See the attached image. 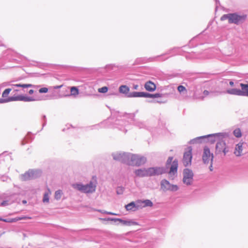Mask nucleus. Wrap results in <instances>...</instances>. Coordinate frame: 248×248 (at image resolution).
<instances>
[{
    "mask_svg": "<svg viewBox=\"0 0 248 248\" xmlns=\"http://www.w3.org/2000/svg\"><path fill=\"white\" fill-rule=\"evenodd\" d=\"M178 161L173 160V156H169L164 166H154L148 167L149 177L158 176L164 174H168L171 178L177 176L178 173Z\"/></svg>",
    "mask_w": 248,
    "mask_h": 248,
    "instance_id": "nucleus-1",
    "label": "nucleus"
},
{
    "mask_svg": "<svg viewBox=\"0 0 248 248\" xmlns=\"http://www.w3.org/2000/svg\"><path fill=\"white\" fill-rule=\"evenodd\" d=\"M135 116V113H125L124 115H121L119 112H116L112 115L108 120L100 124L92 125L91 126L92 129H99L100 127V125L109 123L113 128H118L119 130L125 133L127 131L126 127L129 124V121L126 120V119L128 118L133 120Z\"/></svg>",
    "mask_w": 248,
    "mask_h": 248,
    "instance_id": "nucleus-2",
    "label": "nucleus"
},
{
    "mask_svg": "<svg viewBox=\"0 0 248 248\" xmlns=\"http://www.w3.org/2000/svg\"><path fill=\"white\" fill-rule=\"evenodd\" d=\"M73 188L81 192L82 193L88 194L93 193L95 191L96 185L94 184L92 181H90L87 184H83L81 182L76 183L72 185Z\"/></svg>",
    "mask_w": 248,
    "mask_h": 248,
    "instance_id": "nucleus-3",
    "label": "nucleus"
},
{
    "mask_svg": "<svg viewBox=\"0 0 248 248\" xmlns=\"http://www.w3.org/2000/svg\"><path fill=\"white\" fill-rule=\"evenodd\" d=\"M37 99L35 98L28 96L26 94L14 95L12 96H9L6 98H0V104L7 103L12 101H24V102H31L36 101Z\"/></svg>",
    "mask_w": 248,
    "mask_h": 248,
    "instance_id": "nucleus-4",
    "label": "nucleus"
},
{
    "mask_svg": "<svg viewBox=\"0 0 248 248\" xmlns=\"http://www.w3.org/2000/svg\"><path fill=\"white\" fill-rule=\"evenodd\" d=\"M131 153L127 152H114L111 154L113 159L117 161L129 166Z\"/></svg>",
    "mask_w": 248,
    "mask_h": 248,
    "instance_id": "nucleus-5",
    "label": "nucleus"
},
{
    "mask_svg": "<svg viewBox=\"0 0 248 248\" xmlns=\"http://www.w3.org/2000/svg\"><path fill=\"white\" fill-rule=\"evenodd\" d=\"M42 174V171L41 170L29 169L21 175V179L24 181L34 180L40 177Z\"/></svg>",
    "mask_w": 248,
    "mask_h": 248,
    "instance_id": "nucleus-6",
    "label": "nucleus"
},
{
    "mask_svg": "<svg viewBox=\"0 0 248 248\" xmlns=\"http://www.w3.org/2000/svg\"><path fill=\"white\" fill-rule=\"evenodd\" d=\"M229 133L227 132H219L213 134H210L204 136H202L203 141L209 142L211 144H214L217 140L220 138H227L229 137Z\"/></svg>",
    "mask_w": 248,
    "mask_h": 248,
    "instance_id": "nucleus-7",
    "label": "nucleus"
},
{
    "mask_svg": "<svg viewBox=\"0 0 248 248\" xmlns=\"http://www.w3.org/2000/svg\"><path fill=\"white\" fill-rule=\"evenodd\" d=\"M248 18V15L246 14H241L239 12L231 13L230 24H234L236 25L242 24L245 22Z\"/></svg>",
    "mask_w": 248,
    "mask_h": 248,
    "instance_id": "nucleus-8",
    "label": "nucleus"
},
{
    "mask_svg": "<svg viewBox=\"0 0 248 248\" xmlns=\"http://www.w3.org/2000/svg\"><path fill=\"white\" fill-rule=\"evenodd\" d=\"M225 138L221 137L217 140L215 147L216 155H220L223 153L225 156L229 152V147L227 146L226 143L224 140Z\"/></svg>",
    "mask_w": 248,
    "mask_h": 248,
    "instance_id": "nucleus-9",
    "label": "nucleus"
},
{
    "mask_svg": "<svg viewBox=\"0 0 248 248\" xmlns=\"http://www.w3.org/2000/svg\"><path fill=\"white\" fill-rule=\"evenodd\" d=\"M146 162L147 158L146 157L131 154L129 166L139 167L144 164Z\"/></svg>",
    "mask_w": 248,
    "mask_h": 248,
    "instance_id": "nucleus-10",
    "label": "nucleus"
},
{
    "mask_svg": "<svg viewBox=\"0 0 248 248\" xmlns=\"http://www.w3.org/2000/svg\"><path fill=\"white\" fill-rule=\"evenodd\" d=\"M100 219L105 221H114V222L119 221L123 225L127 226L139 225V223L138 222L132 219L124 220L121 218H113L110 217L104 218H100Z\"/></svg>",
    "mask_w": 248,
    "mask_h": 248,
    "instance_id": "nucleus-11",
    "label": "nucleus"
},
{
    "mask_svg": "<svg viewBox=\"0 0 248 248\" xmlns=\"http://www.w3.org/2000/svg\"><path fill=\"white\" fill-rule=\"evenodd\" d=\"M215 81L214 80H208L202 81L199 78H196V82H195V87L193 88V93H196L202 91V86H209L211 84H213Z\"/></svg>",
    "mask_w": 248,
    "mask_h": 248,
    "instance_id": "nucleus-12",
    "label": "nucleus"
},
{
    "mask_svg": "<svg viewBox=\"0 0 248 248\" xmlns=\"http://www.w3.org/2000/svg\"><path fill=\"white\" fill-rule=\"evenodd\" d=\"M183 182L187 186L191 185L193 180L194 173L192 170L189 169H184Z\"/></svg>",
    "mask_w": 248,
    "mask_h": 248,
    "instance_id": "nucleus-13",
    "label": "nucleus"
},
{
    "mask_svg": "<svg viewBox=\"0 0 248 248\" xmlns=\"http://www.w3.org/2000/svg\"><path fill=\"white\" fill-rule=\"evenodd\" d=\"M199 36V35L193 37L192 39H191L189 41L188 45L183 46L182 47L184 49L183 50V51L185 52H188V51H187L186 50L187 48L195 47L197 46L198 45H202L205 42H210L209 40H203V41H200L197 40L198 39Z\"/></svg>",
    "mask_w": 248,
    "mask_h": 248,
    "instance_id": "nucleus-14",
    "label": "nucleus"
},
{
    "mask_svg": "<svg viewBox=\"0 0 248 248\" xmlns=\"http://www.w3.org/2000/svg\"><path fill=\"white\" fill-rule=\"evenodd\" d=\"M192 147L189 146L188 147V151L185 152L184 153L182 162L184 166L186 167L191 164L192 159Z\"/></svg>",
    "mask_w": 248,
    "mask_h": 248,
    "instance_id": "nucleus-15",
    "label": "nucleus"
},
{
    "mask_svg": "<svg viewBox=\"0 0 248 248\" xmlns=\"http://www.w3.org/2000/svg\"><path fill=\"white\" fill-rule=\"evenodd\" d=\"M203 162L204 164H208L210 160L213 162L214 155L211 153L210 148L205 146L203 148V152L202 156Z\"/></svg>",
    "mask_w": 248,
    "mask_h": 248,
    "instance_id": "nucleus-16",
    "label": "nucleus"
},
{
    "mask_svg": "<svg viewBox=\"0 0 248 248\" xmlns=\"http://www.w3.org/2000/svg\"><path fill=\"white\" fill-rule=\"evenodd\" d=\"M135 175L139 177H149L148 168L136 169L134 171Z\"/></svg>",
    "mask_w": 248,
    "mask_h": 248,
    "instance_id": "nucleus-17",
    "label": "nucleus"
},
{
    "mask_svg": "<svg viewBox=\"0 0 248 248\" xmlns=\"http://www.w3.org/2000/svg\"><path fill=\"white\" fill-rule=\"evenodd\" d=\"M168 94H163L159 93H151L148 92H144V98H164V97H168Z\"/></svg>",
    "mask_w": 248,
    "mask_h": 248,
    "instance_id": "nucleus-18",
    "label": "nucleus"
},
{
    "mask_svg": "<svg viewBox=\"0 0 248 248\" xmlns=\"http://www.w3.org/2000/svg\"><path fill=\"white\" fill-rule=\"evenodd\" d=\"M166 56L167 55L164 53L162 54L159 55H157V56H156L155 57H150V58H149V61H152V62H163V61H165L168 60L170 58V57H166Z\"/></svg>",
    "mask_w": 248,
    "mask_h": 248,
    "instance_id": "nucleus-19",
    "label": "nucleus"
},
{
    "mask_svg": "<svg viewBox=\"0 0 248 248\" xmlns=\"http://www.w3.org/2000/svg\"><path fill=\"white\" fill-rule=\"evenodd\" d=\"M118 90L119 93L123 94L125 97L129 98V94L130 93L129 87L126 85H122L119 86Z\"/></svg>",
    "mask_w": 248,
    "mask_h": 248,
    "instance_id": "nucleus-20",
    "label": "nucleus"
},
{
    "mask_svg": "<svg viewBox=\"0 0 248 248\" xmlns=\"http://www.w3.org/2000/svg\"><path fill=\"white\" fill-rule=\"evenodd\" d=\"M145 90L149 92H154L156 89V84L151 80L147 81L144 84Z\"/></svg>",
    "mask_w": 248,
    "mask_h": 248,
    "instance_id": "nucleus-21",
    "label": "nucleus"
},
{
    "mask_svg": "<svg viewBox=\"0 0 248 248\" xmlns=\"http://www.w3.org/2000/svg\"><path fill=\"white\" fill-rule=\"evenodd\" d=\"M31 217L22 216L21 217H15V218H4V222H8V223H13V222H17L19 220H22V219H31Z\"/></svg>",
    "mask_w": 248,
    "mask_h": 248,
    "instance_id": "nucleus-22",
    "label": "nucleus"
},
{
    "mask_svg": "<svg viewBox=\"0 0 248 248\" xmlns=\"http://www.w3.org/2000/svg\"><path fill=\"white\" fill-rule=\"evenodd\" d=\"M196 82V78H189L188 81L186 83L184 82V84H186L188 90L190 92L193 93V88L195 87V82Z\"/></svg>",
    "mask_w": 248,
    "mask_h": 248,
    "instance_id": "nucleus-23",
    "label": "nucleus"
},
{
    "mask_svg": "<svg viewBox=\"0 0 248 248\" xmlns=\"http://www.w3.org/2000/svg\"><path fill=\"white\" fill-rule=\"evenodd\" d=\"M243 144V142H239L235 146L234 154L237 157L241 156L242 155Z\"/></svg>",
    "mask_w": 248,
    "mask_h": 248,
    "instance_id": "nucleus-24",
    "label": "nucleus"
},
{
    "mask_svg": "<svg viewBox=\"0 0 248 248\" xmlns=\"http://www.w3.org/2000/svg\"><path fill=\"white\" fill-rule=\"evenodd\" d=\"M240 86L241 88V93L242 96H248V83L247 84L241 83Z\"/></svg>",
    "mask_w": 248,
    "mask_h": 248,
    "instance_id": "nucleus-25",
    "label": "nucleus"
},
{
    "mask_svg": "<svg viewBox=\"0 0 248 248\" xmlns=\"http://www.w3.org/2000/svg\"><path fill=\"white\" fill-rule=\"evenodd\" d=\"M34 139V137L32 136L31 132H28L26 136L22 140L21 144V145H24L26 143L29 141H32Z\"/></svg>",
    "mask_w": 248,
    "mask_h": 248,
    "instance_id": "nucleus-26",
    "label": "nucleus"
},
{
    "mask_svg": "<svg viewBox=\"0 0 248 248\" xmlns=\"http://www.w3.org/2000/svg\"><path fill=\"white\" fill-rule=\"evenodd\" d=\"M226 93L231 95L241 96V90L237 88H231L226 90Z\"/></svg>",
    "mask_w": 248,
    "mask_h": 248,
    "instance_id": "nucleus-27",
    "label": "nucleus"
},
{
    "mask_svg": "<svg viewBox=\"0 0 248 248\" xmlns=\"http://www.w3.org/2000/svg\"><path fill=\"white\" fill-rule=\"evenodd\" d=\"M124 207L127 211H136L137 210L136 208V202L132 201L130 203L125 205Z\"/></svg>",
    "mask_w": 248,
    "mask_h": 248,
    "instance_id": "nucleus-28",
    "label": "nucleus"
},
{
    "mask_svg": "<svg viewBox=\"0 0 248 248\" xmlns=\"http://www.w3.org/2000/svg\"><path fill=\"white\" fill-rule=\"evenodd\" d=\"M164 182L166 184L170 186V187L167 188L168 191L175 192L179 190V187L177 185L172 184L168 180H166Z\"/></svg>",
    "mask_w": 248,
    "mask_h": 248,
    "instance_id": "nucleus-29",
    "label": "nucleus"
},
{
    "mask_svg": "<svg viewBox=\"0 0 248 248\" xmlns=\"http://www.w3.org/2000/svg\"><path fill=\"white\" fill-rule=\"evenodd\" d=\"M137 202L140 203H143V207H152L153 206V202L150 200L148 199L146 200H138Z\"/></svg>",
    "mask_w": 248,
    "mask_h": 248,
    "instance_id": "nucleus-30",
    "label": "nucleus"
},
{
    "mask_svg": "<svg viewBox=\"0 0 248 248\" xmlns=\"http://www.w3.org/2000/svg\"><path fill=\"white\" fill-rule=\"evenodd\" d=\"M12 86L14 87H20L22 88L23 90H24V92H25L26 91L24 90L26 88H31V87H34L35 86L31 84H22V83H18V84H12Z\"/></svg>",
    "mask_w": 248,
    "mask_h": 248,
    "instance_id": "nucleus-31",
    "label": "nucleus"
},
{
    "mask_svg": "<svg viewBox=\"0 0 248 248\" xmlns=\"http://www.w3.org/2000/svg\"><path fill=\"white\" fill-rule=\"evenodd\" d=\"M148 62H152V61H149V58H138L135 60L134 64H140Z\"/></svg>",
    "mask_w": 248,
    "mask_h": 248,
    "instance_id": "nucleus-32",
    "label": "nucleus"
},
{
    "mask_svg": "<svg viewBox=\"0 0 248 248\" xmlns=\"http://www.w3.org/2000/svg\"><path fill=\"white\" fill-rule=\"evenodd\" d=\"M144 92H131L129 94V98L132 97H144Z\"/></svg>",
    "mask_w": 248,
    "mask_h": 248,
    "instance_id": "nucleus-33",
    "label": "nucleus"
},
{
    "mask_svg": "<svg viewBox=\"0 0 248 248\" xmlns=\"http://www.w3.org/2000/svg\"><path fill=\"white\" fill-rule=\"evenodd\" d=\"M203 142V138L202 136L198 137L190 140L188 143L190 144H194L196 143H201Z\"/></svg>",
    "mask_w": 248,
    "mask_h": 248,
    "instance_id": "nucleus-34",
    "label": "nucleus"
},
{
    "mask_svg": "<svg viewBox=\"0 0 248 248\" xmlns=\"http://www.w3.org/2000/svg\"><path fill=\"white\" fill-rule=\"evenodd\" d=\"M167 99L166 98H159L157 99H154L148 100L147 102L150 103H158V104H165L167 102Z\"/></svg>",
    "mask_w": 248,
    "mask_h": 248,
    "instance_id": "nucleus-35",
    "label": "nucleus"
},
{
    "mask_svg": "<svg viewBox=\"0 0 248 248\" xmlns=\"http://www.w3.org/2000/svg\"><path fill=\"white\" fill-rule=\"evenodd\" d=\"M179 49V47H174L168 50L166 52H165V54L166 55L172 54L171 56H169L170 57L175 55V54L177 52V50Z\"/></svg>",
    "mask_w": 248,
    "mask_h": 248,
    "instance_id": "nucleus-36",
    "label": "nucleus"
},
{
    "mask_svg": "<svg viewBox=\"0 0 248 248\" xmlns=\"http://www.w3.org/2000/svg\"><path fill=\"white\" fill-rule=\"evenodd\" d=\"M177 91L181 94H186L187 93L186 87L182 85H179L177 87Z\"/></svg>",
    "mask_w": 248,
    "mask_h": 248,
    "instance_id": "nucleus-37",
    "label": "nucleus"
},
{
    "mask_svg": "<svg viewBox=\"0 0 248 248\" xmlns=\"http://www.w3.org/2000/svg\"><path fill=\"white\" fill-rule=\"evenodd\" d=\"M166 180H167L166 179H163L160 182V187L163 191H168V189L166 188H168V187H170V186H168L165 184L164 181H165Z\"/></svg>",
    "mask_w": 248,
    "mask_h": 248,
    "instance_id": "nucleus-38",
    "label": "nucleus"
},
{
    "mask_svg": "<svg viewBox=\"0 0 248 248\" xmlns=\"http://www.w3.org/2000/svg\"><path fill=\"white\" fill-rule=\"evenodd\" d=\"M134 125L139 127V128L141 129V128H144V129H148V128L147 127V126L145 125V124L142 122H140V121H136L134 123Z\"/></svg>",
    "mask_w": 248,
    "mask_h": 248,
    "instance_id": "nucleus-39",
    "label": "nucleus"
},
{
    "mask_svg": "<svg viewBox=\"0 0 248 248\" xmlns=\"http://www.w3.org/2000/svg\"><path fill=\"white\" fill-rule=\"evenodd\" d=\"M71 95L76 96L79 94V89L76 86H72L70 87Z\"/></svg>",
    "mask_w": 248,
    "mask_h": 248,
    "instance_id": "nucleus-40",
    "label": "nucleus"
},
{
    "mask_svg": "<svg viewBox=\"0 0 248 248\" xmlns=\"http://www.w3.org/2000/svg\"><path fill=\"white\" fill-rule=\"evenodd\" d=\"M233 134L236 138H241L242 136L241 130L239 128L235 129L233 131Z\"/></svg>",
    "mask_w": 248,
    "mask_h": 248,
    "instance_id": "nucleus-41",
    "label": "nucleus"
},
{
    "mask_svg": "<svg viewBox=\"0 0 248 248\" xmlns=\"http://www.w3.org/2000/svg\"><path fill=\"white\" fill-rule=\"evenodd\" d=\"M231 17V13L224 14L221 17L220 20L224 21L225 20L228 19V23L229 24H230Z\"/></svg>",
    "mask_w": 248,
    "mask_h": 248,
    "instance_id": "nucleus-42",
    "label": "nucleus"
},
{
    "mask_svg": "<svg viewBox=\"0 0 248 248\" xmlns=\"http://www.w3.org/2000/svg\"><path fill=\"white\" fill-rule=\"evenodd\" d=\"M62 191L61 190H58L55 191L54 197L55 199L57 200H59L61 199L62 195Z\"/></svg>",
    "mask_w": 248,
    "mask_h": 248,
    "instance_id": "nucleus-43",
    "label": "nucleus"
},
{
    "mask_svg": "<svg viewBox=\"0 0 248 248\" xmlns=\"http://www.w3.org/2000/svg\"><path fill=\"white\" fill-rule=\"evenodd\" d=\"M124 187L122 186H118L116 189V192L117 195H122L124 190Z\"/></svg>",
    "mask_w": 248,
    "mask_h": 248,
    "instance_id": "nucleus-44",
    "label": "nucleus"
},
{
    "mask_svg": "<svg viewBox=\"0 0 248 248\" xmlns=\"http://www.w3.org/2000/svg\"><path fill=\"white\" fill-rule=\"evenodd\" d=\"M75 128V127L73 126V125L72 124H67L65 125V127L63 128L62 131L64 132L67 130H70L72 132L73 130Z\"/></svg>",
    "mask_w": 248,
    "mask_h": 248,
    "instance_id": "nucleus-45",
    "label": "nucleus"
},
{
    "mask_svg": "<svg viewBox=\"0 0 248 248\" xmlns=\"http://www.w3.org/2000/svg\"><path fill=\"white\" fill-rule=\"evenodd\" d=\"M11 91L12 89L11 88L6 89L2 93V97L3 98L7 97Z\"/></svg>",
    "mask_w": 248,
    "mask_h": 248,
    "instance_id": "nucleus-46",
    "label": "nucleus"
},
{
    "mask_svg": "<svg viewBox=\"0 0 248 248\" xmlns=\"http://www.w3.org/2000/svg\"><path fill=\"white\" fill-rule=\"evenodd\" d=\"M108 88L107 86H103L98 89V91L100 93H105L108 92Z\"/></svg>",
    "mask_w": 248,
    "mask_h": 248,
    "instance_id": "nucleus-47",
    "label": "nucleus"
},
{
    "mask_svg": "<svg viewBox=\"0 0 248 248\" xmlns=\"http://www.w3.org/2000/svg\"><path fill=\"white\" fill-rule=\"evenodd\" d=\"M221 82L223 84H227V85H228V83H229L230 85L232 87L234 86V82L231 80L225 79V80H223L222 81H221Z\"/></svg>",
    "mask_w": 248,
    "mask_h": 248,
    "instance_id": "nucleus-48",
    "label": "nucleus"
},
{
    "mask_svg": "<svg viewBox=\"0 0 248 248\" xmlns=\"http://www.w3.org/2000/svg\"><path fill=\"white\" fill-rule=\"evenodd\" d=\"M42 121H43V123H42V127L41 129V130H42L43 128L46 125V124H47V119H46V117L45 115H43L42 116Z\"/></svg>",
    "mask_w": 248,
    "mask_h": 248,
    "instance_id": "nucleus-49",
    "label": "nucleus"
},
{
    "mask_svg": "<svg viewBox=\"0 0 248 248\" xmlns=\"http://www.w3.org/2000/svg\"><path fill=\"white\" fill-rule=\"evenodd\" d=\"M49 201V197L48 194L45 192L43 195V202H48Z\"/></svg>",
    "mask_w": 248,
    "mask_h": 248,
    "instance_id": "nucleus-50",
    "label": "nucleus"
},
{
    "mask_svg": "<svg viewBox=\"0 0 248 248\" xmlns=\"http://www.w3.org/2000/svg\"><path fill=\"white\" fill-rule=\"evenodd\" d=\"M98 211L100 212V213H103V214H107V215H114V216H117V215H118V214L114 213H113V212H108V211H104V210H98Z\"/></svg>",
    "mask_w": 248,
    "mask_h": 248,
    "instance_id": "nucleus-51",
    "label": "nucleus"
},
{
    "mask_svg": "<svg viewBox=\"0 0 248 248\" xmlns=\"http://www.w3.org/2000/svg\"><path fill=\"white\" fill-rule=\"evenodd\" d=\"M48 91V89L46 87L41 88L39 90V93H46Z\"/></svg>",
    "mask_w": 248,
    "mask_h": 248,
    "instance_id": "nucleus-52",
    "label": "nucleus"
},
{
    "mask_svg": "<svg viewBox=\"0 0 248 248\" xmlns=\"http://www.w3.org/2000/svg\"><path fill=\"white\" fill-rule=\"evenodd\" d=\"M115 67L113 64H108L105 66L104 69H107L108 70L113 69L114 67Z\"/></svg>",
    "mask_w": 248,
    "mask_h": 248,
    "instance_id": "nucleus-53",
    "label": "nucleus"
},
{
    "mask_svg": "<svg viewBox=\"0 0 248 248\" xmlns=\"http://www.w3.org/2000/svg\"><path fill=\"white\" fill-rule=\"evenodd\" d=\"M136 208L138 210L139 208H143V203H140L137 202V201H136Z\"/></svg>",
    "mask_w": 248,
    "mask_h": 248,
    "instance_id": "nucleus-54",
    "label": "nucleus"
},
{
    "mask_svg": "<svg viewBox=\"0 0 248 248\" xmlns=\"http://www.w3.org/2000/svg\"><path fill=\"white\" fill-rule=\"evenodd\" d=\"M8 205V201L7 200L3 201L0 202V206H5Z\"/></svg>",
    "mask_w": 248,
    "mask_h": 248,
    "instance_id": "nucleus-55",
    "label": "nucleus"
},
{
    "mask_svg": "<svg viewBox=\"0 0 248 248\" xmlns=\"http://www.w3.org/2000/svg\"><path fill=\"white\" fill-rule=\"evenodd\" d=\"M180 74L179 73H172L169 75V77L172 78L175 77H179Z\"/></svg>",
    "mask_w": 248,
    "mask_h": 248,
    "instance_id": "nucleus-56",
    "label": "nucleus"
},
{
    "mask_svg": "<svg viewBox=\"0 0 248 248\" xmlns=\"http://www.w3.org/2000/svg\"><path fill=\"white\" fill-rule=\"evenodd\" d=\"M119 95V93H115V92H109V93H108V95Z\"/></svg>",
    "mask_w": 248,
    "mask_h": 248,
    "instance_id": "nucleus-57",
    "label": "nucleus"
},
{
    "mask_svg": "<svg viewBox=\"0 0 248 248\" xmlns=\"http://www.w3.org/2000/svg\"><path fill=\"white\" fill-rule=\"evenodd\" d=\"M216 2V10H217L218 8V5H220V2L219 0H215Z\"/></svg>",
    "mask_w": 248,
    "mask_h": 248,
    "instance_id": "nucleus-58",
    "label": "nucleus"
},
{
    "mask_svg": "<svg viewBox=\"0 0 248 248\" xmlns=\"http://www.w3.org/2000/svg\"><path fill=\"white\" fill-rule=\"evenodd\" d=\"M62 86H63V85L55 86H54V89H61Z\"/></svg>",
    "mask_w": 248,
    "mask_h": 248,
    "instance_id": "nucleus-59",
    "label": "nucleus"
},
{
    "mask_svg": "<svg viewBox=\"0 0 248 248\" xmlns=\"http://www.w3.org/2000/svg\"><path fill=\"white\" fill-rule=\"evenodd\" d=\"M209 93H210L209 91H208L207 90H204L203 92V94L205 96L209 95Z\"/></svg>",
    "mask_w": 248,
    "mask_h": 248,
    "instance_id": "nucleus-60",
    "label": "nucleus"
},
{
    "mask_svg": "<svg viewBox=\"0 0 248 248\" xmlns=\"http://www.w3.org/2000/svg\"><path fill=\"white\" fill-rule=\"evenodd\" d=\"M209 169H210V171H212L213 169V162H212L211 161V162H210V165L209 166Z\"/></svg>",
    "mask_w": 248,
    "mask_h": 248,
    "instance_id": "nucleus-61",
    "label": "nucleus"
},
{
    "mask_svg": "<svg viewBox=\"0 0 248 248\" xmlns=\"http://www.w3.org/2000/svg\"><path fill=\"white\" fill-rule=\"evenodd\" d=\"M28 93L30 94H32L34 93V90H32V89H31L29 91H28Z\"/></svg>",
    "mask_w": 248,
    "mask_h": 248,
    "instance_id": "nucleus-62",
    "label": "nucleus"
},
{
    "mask_svg": "<svg viewBox=\"0 0 248 248\" xmlns=\"http://www.w3.org/2000/svg\"><path fill=\"white\" fill-rule=\"evenodd\" d=\"M138 87H139V85H137V84H136V85H133V89H134V90H137V89H138Z\"/></svg>",
    "mask_w": 248,
    "mask_h": 248,
    "instance_id": "nucleus-63",
    "label": "nucleus"
},
{
    "mask_svg": "<svg viewBox=\"0 0 248 248\" xmlns=\"http://www.w3.org/2000/svg\"><path fill=\"white\" fill-rule=\"evenodd\" d=\"M16 57H17V58L21 59V57H23V56L22 55L16 53Z\"/></svg>",
    "mask_w": 248,
    "mask_h": 248,
    "instance_id": "nucleus-64",
    "label": "nucleus"
}]
</instances>
